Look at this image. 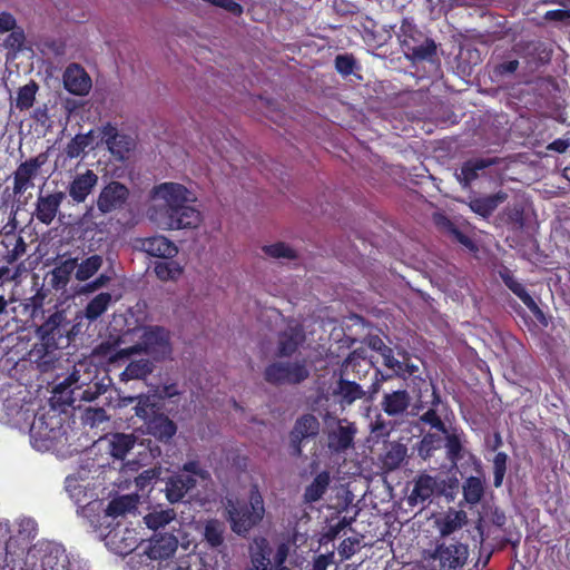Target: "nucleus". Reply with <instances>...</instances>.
Here are the masks:
<instances>
[{"label":"nucleus","instance_id":"nucleus-1","mask_svg":"<svg viewBox=\"0 0 570 570\" xmlns=\"http://www.w3.org/2000/svg\"><path fill=\"white\" fill-rule=\"evenodd\" d=\"M188 189L178 183H163L151 189V198L161 200L149 209V217L164 229L195 228L202 220L199 210L188 205Z\"/></svg>","mask_w":570,"mask_h":570},{"label":"nucleus","instance_id":"nucleus-2","mask_svg":"<svg viewBox=\"0 0 570 570\" xmlns=\"http://www.w3.org/2000/svg\"><path fill=\"white\" fill-rule=\"evenodd\" d=\"M119 337L101 342L95 350L96 354L107 358L110 363L127 360L131 355L144 352L156 361L165 360L171 354L170 334L163 326L145 327L140 341L126 348H120Z\"/></svg>","mask_w":570,"mask_h":570},{"label":"nucleus","instance_id":"nucleus-3","mask_svg":"<svg viewBox=\"0 0 570 570\" xmlns=\"http://www.w3.org/2000/svg\"><path fill=\"white\" fill-rule=\"evenodd\" d=\"M70 323L62 311L52 313L37 330L40 343L36 344L32 354L42 364H50L57 360L56 352L61 347L62 341L69 343Z\"/></svg>","mask_w":570,"mask_h":570},{"label":"nucleus","instance_id":"nucleus-4","mask_svg":"<svg viewBox=\"0 0 570 570\" xmlns=\"http://www.w3.org/2000/svg\"><path fill=\"white\" fill-rule=\"evenodd\" d=\"M101 465H79L73 473L65 479V490L70 500L79 508L78 512L85 513L96 502L97 479Z\"/></svg>","mask_w":570,"mask_h":570},{"label":"nucleus","instance_id":"nucleus-5","mask_svg":"<svg viewBox=\"0 0 570 570\" xmlns=\"http://www.w3.org/2000/svg\"><path fill=\"white\" fill-rule=\"evenodd\" d=\"M397 355L401 358H397L394 354V351H391L389 354H384L383 365L393 372L399 379H402L406 385V387L414 394V396H419V401L422 402V392H429L432 386V380L429 379V375L425 371L421 370L417 364L412 361V356L406 351H399Z\"/></svg>","mask_w":570,"mask_h":570},{"label":"nucleus","instance_id":"nucleus-6","mask_svg":"<svg viewBox=\"0 0 570 570\" xmlns=\"http://www.w3.org/2000/svg\"><path fill=\"white\" fill-rule=\"evenodd\" d=\"M178 540L173 534H156L141 553L130 557L128 566L131 570H161L170 566L168 559L174 556Z\"/></svg>","mask_w":570,"mask_h":570},{"label":"nucleus","instance_id":"nucleus-7","mask_svg":"<svg viewBox=\"0 0 570 570\" xmlns=\"http://www.w3.org/2000/svg\"><path fill=\"white\" fill-rule=\"evenodd\" d=\"M399 38L405 58L413 63L439 60L435 41L425 36L407 19H403L401 23Z\"/></svg>","mask_w":570,"mask_h":570},{"label":"nucleus","instance_id":"nucleus-8","mask_svg":"<svg viewBox=\"0 0 570 570\" xmlns=\"http://www.w3.org/2000/svg\"><path fill=\"white\" fill-rule=\"evenodd\" d=\"M135 414L144 421L148 434L155 439L168 442L177 432V425L165 413L161 407L150 401L149 396H140L136 406Z\"/></svg>","mask_w":570,"mask_h":570},{"label":"nucleus","instance_id":"nucleus-9","mask_svg":"<svg viewBox=\"0 0 570 570\" xmlns=\"http://www.w3.org/2000/svg\"><path fill=\"white\" fill-rule=\"evenodd\" d=\"M226 511L233 531L237 534H245L264 517L263 498L254 488L250 493L249 507L227 498Z\"/></svg>","mask_w":570,"mask_h":570},{"label":"nucleus","instance_id":"nucleus-10","mask_svg":"<svg viewBox=\"0 0 570 570\" xmlns=\"http://www.w3.org/2000/svg\"><path fill=\"white\" fill-rule=\"evenodd\" d=\"M32 417L29 425L31 445L38 451H47L60 436L62 419L56 413V410L37 412Z\"/></svg>","mask_w":570,"mask_h":570},{"label":"nucleus","instance_id":"nucleus-11","mask_svg":"<svg viewBox=\"0 0 570 570\" xmlns=\"http://www.w3.org/2000/svg\"><path fill=\"white\" fill-rule=\"evenodd\" d=\"M468 558V546L458 542L439 544L425 557L432 570H462Z\"/></svg>","mask_w":570,"mask_h":570},{"label":"nucleus","instance_id":"nucleus-12","mask_svg":"<svg viewBox=\"0 0 570 570\" xmlns=\"http://www.w3.org/2000/svg\"><path fill=\"white\" fill-rule=\"evenodd\" d=\"M309 376L305 361L275 362L269 364L264 372L266 382L274 385L299 384Z\"/></svg>","mask_w":570,"mask_h":570},{"label":"nucleus","instance_id":"nucleus-13","mask_svg":"<svg viewBox=\"0 0 570 570\" xmlns=\"http://www.w3.org/2000/svg\"><path fill=\"white\" fill-rule=\"evenodd\" d=\"M129 197L130 190L125 184L110 180L100 189L96 206L101 215L121 212L128 205Z\"/></svg>","mask_w":570,"mask_h":570},{"label":"nucleus","instance_id":"nucleus-14","mask_svg":"<svg viewBox=\"0 0 570 570\" xmlns=\"http://www.w3.org/2000/svg\"><path fill=\"white\" fill-rule=\"evenodd\" d=\"M422 400L423 401L420 402L419 396H415L414 409L419 412L426 405H430V407L419 416L417 423L428 425L441 434H446L448 428L438 413V407L442 404L441 395L433 383L429 392H422Z\"/></svg>","mask_w":570,"mask_h":570},{"label":"nucleus","instance_id":"nucleus-15","mask_svg":"<svg viewBox=\"0 0 570 570\" xmlns=\"http://www.w3.org/2000/svg\"><path fill=\"white\" fill-rule=\"evenodd\" d=\"M48 157L41 153L22 161L13 173V194L20 196L33 187V179L38 176L40 168L46 164Z\"/></svg>","mask_w":570,"mask_h":570},{"label":"nucleus","instance_id":"nucleus-16","mask_svg":"<svg viewBox=\"0 0 570 570\" xmlns=\"http://www.w3.org/2000/svg\"><path fill=\"white\" fill-rule=\"evenodd\" d=\"M320 432V421L313 414L299 416L289 432V448L292 453L301 455L304 442L315 439Z\"/></svg>","mask_w":570,"mask_h":570},{"label":"nucleus","instance_id":"nucleus-17","mask_svg":"<svg viewBox=\"0 0 570 570\" xmlns=\"http://www.w3.org/2000/svg\"><path fill=\"white\" fill-rule=\"evenodd\" d=\"M198 465H184V468L170 476L166 482V498L171 503L180 501L185 494L196 485Z\"/></svg>","mask_w":570,"mask_h":570},{"label":"nucleus","instance_id":"nucleus-18","mask_svg":"<svg viewBox=\"0 0 570 570\" xmlns=\"http://www.w3.org/2000/svg\"><path fill=\"white\" fill-rule=\"evenodd\" d=\"M101 141L117 160H125L134 147V140L126 134H120L111 122H107L100 129Z\"/></svg>","mask_w":570,"mask_h":570},{"label":"nucleus","instance_id":"nucleus-19","mask_svg":"<svg viewBox=\"0 0 570 570\" xmlns=\"http://www.w3.org/2000/svg\"><path fill=\"white\" fill-rule=\"evenodd\" d=\"M35 551L42 552L40 558L41 570H83L77 562L68 560L65 550L51 543L41 544Z\"/></svg>","mask_w":570,"mask_h":570},{"label":"nucleus","instance_id":"nucleus-20","mask_svg":"<svg viewBox=\"0 0 570 570\" xmlns=\"http://www.w3.org/2000/svg\"><path fill=\"white\" fill-rule=\"evenodd\" d=\"M98 181V175L91 169H86L85 173L77 174L69 183L67 187L68 195L75 204H82L94 191Z\"/></svg>","mask_w":570,"mask_h":570},{"label":"nucleus","instance_id":"nucleus-21","mask_svg":"<svg viewBox=\"0 0 570 570\" xmlns=\"http://www.w3.org/2000/svg\"><path fill=\"white\" fill-rule=\"evenodd\" d=\"M66 194L61 190L39 195L36 202L35 217L45 225H50L56 218Z\"/></svg>","mask_w":570,"mask_h":570},{"label":"nucleus","instance_id":"nucleus-22","mask_svg":"<svg viewBox=\"0 0 570 570\" xmlns=\"http://www.w3.org/2000/svg\"><path fill=\"white\" fill-rule=\"evenodd\" d=\"M140 538L135 529H115L106 535V546L117 554H128L132 552Z\"/></svg>","mask_w":570,"mask_h":570},{"label":"nucleus","instance_id":"nucleus-23","mask_svg":"<svg viewBox=\"0 0 570 570\" xmlns=\"http://www.w3.org/2000/svg\"><path fill=\"white\" fill-rule=\"evenodd\" d=\"M500 276L504 285L521 299V302L529 308L534 317L540 322L544 321L546 317L543 311L538 306L533 297L527 292L523 284L514 278L512 272L508 268H504L500 272Z\"/></svg>","mask_w":570,"mask_h":570},{"label":"nucleus","instance_id":"nucleus-24","mask_svg":"<svg viewBox=\"0 0 570 570\" xmlns=\"http://www.w3.org/2000/svg\"><path fill=\"white\" fill-rule=\"evenodd\" d=\"M63 85L70 94L85 96L91 89V79L82 67L72 63L63 73Z\"/></svg>","mask_w":570,"mask_h":570},{"label":"nucleus","instance_id":"nucleus-25","mask_svg":"<svg viewBox=\"0 0 570 570\" xmlns=\"http://www.w3.org/2000/svg\"><path fill=\"white\" fill-rule=\"evenodd\" d=\"M410 390L401 389L385 393L381 401V407L389 416H402L411 405Z\"/></svg>","mask_w":570,"mask_h":570},{"label":"nucleus","instance_id":"nucleus-26","mask_svg":"<svg viewBox=\"0 0 570 570\" xmlns=\"http://www.w3.org/2000/svg\"><path fill=\"white\" fill-rule=\"evenodd\" d=\"M499 161L498 157L468 159L462 164L460 173L456 175L458 180L463 187H468L481 176V171L499 164Z\"/></svg>","mask_w":570,"mask_h":570},{"label":"nucleus","instance_id":"nucleus-27","mask_svg":"<svg viewBox=\"0 0 570 570\" xmlns=\"http://www.w3.org/2000/svg\"><path fill=\"white\" fill-rule=\"evenodd\" d=\"M26 243L22 236L8 232L0 237V256L8 264L18 261L26 253Z\"/></svg>","mask_w":570,"mask_h":570},{"label":"nucleus","instance_id":"nucleus-28","mask_svg":"<svg viewBox=\"0 0 570 570\" xmlns=\"http://www.w3.org/2000/svg\"><path fill=\"white\" fill-rule=\"evenodd\" d=\"M141 249L148 255L159 258H173L178 253L175 243L161 235L141 239Z\"/></svg>","mask_w":570,"mask_h":570},{"label":"nucleus","instance_id":"nucleus-29","mask_svg":"<svg viewBox=\"0 0 570 570\" xmlns=\"http://www.w3.org/2000/svg\"><path fill=\"white\" fill-rule=\"evenodd\" d=\"M356 428L353 423L340 424L328 434V448L336 453L345 452L353 448Z\"/></svg>","mask_w":570,"mask_h":570},{"label":"nucleus","instance_id":"nucleus-30","mask_svg":"<svg viewBox=\"0 0 570 570\" xmlns=\"http://www.w3.org/2000/svg\"><path fill=\"white\" fill-rule=\"evenodd\" d=\"M508 195L504 191H498L493 195L483 197H472L469 202L471 210L484 218L492 215V213L507 199Z\"/></svg>","mask_w":570,"mask_h":570},{"label":"nucleus","instance_id":"nucleus-31","mask_svg":"<svg viewBox=\"0 0 570 570\" xmlns=\"http://www.w3.org/2000/svg\"><path fill=\"white\" fill-rule=\"evenodd\" d=\"M139 498L136 494H126L114 498L107 505V517L118 518L134 513L137 509Z\"/></svg>","mask_w":570,"mask_h":570},{"label":"nucleus","instance_id":"nucleus-32","mask_svg":"<svg viewBox=\"0 0 570 570\" xmlns=\"http://www.w3.org/2000/svg\"><path fill=\"white\" fill-rule=\"evenodd\" d=\"M136 442L137 438L134 434L114 433L108 439L109 453L116 460H124Z\"/></svg>","mask_w":570,"mask_h":570},{"label":"nucleus","instance_id":"nucleus-33","mask_svg":"<svg viewBox=\"0 0 570 570\" xmlns=\"http://www.w3.org/2000/svg\"><path fill=\"white\" fill-rule=\"evenodd\" d=\"M77 267V258L60 262L50 273L49 284L55 289H63Z\"/></svg>","mask_w":570,"mask_h":570},{"label":"nucleus","instance_id":"nucleus-34","mask_svg":"<svg viewBox=\"0 0 570 570\" xmlns=\"http://www.w3.org/2000/svg\"><path fill=\"white\" fill-rule=\"evenodd\" d=\"M466 520L468 517L463 510L450 509L436 521L439 532L442 537H448L461 529L466 523Z\"/></svg>","mask_w":570,"mask_h":570},{"label":"nucleus","instance_id":"nucleus-35","mask_svg":"<svg viewBox=\"0 0 570 570\" xmlns=\"http://www.w3.org/2000/svg\"><path fill=\"white\" fill-rule=\"evenodd\" d=\"M333 394L340 399L342 404L350 405L362 399L365 392L360 384L341 377L333 390Z\"/></svg>","mask_w":570,"mask_h":570},{"label":"nucleus","instance_id":"nucleus-36","mask_svg":"<svg viewBox=\"0 0 570 570\" xmlns=\"http://www.w3.org/2000/svg\"><path fill=\"white\" fill-rule=\"evenodd\" d=\"M436 481L432 476L421 475L415 482L414 489L409 498L411 503H419L429 500L436 490Z\"/></svg>","mask_w":570,"mask_h":570},{"label":"nucleus","instance_id":"nucleus-37","mask_svg":"<svg viewBox=\"0 0 570 570\" xmlns=\"http://www.w3.org/2000/svg\"><path fill=\"white\" fill-rule=\"evenodd\" d=\"M112 296L108 292H102L90 299L85 308V317L89 322L97 321L109 307Z\"/></svg>","mask_w":570,"mask_h":570},{"label":"nucleus","instance_id":"nucleus-38","mask_svg":"<svg viewBox=\"0 0 570 570\" xmlns=\"http://www.w3.org/2000/svg\"><path fill=\"white\" fill-rule=\"evenodd\" d=\"M302 340L303 336L301 333L294 328L281 333L278 338V355L292 356L298 348Z\"/></svg>","mask_w":570,"mask_h":570},{"label":"nucleus","instance_id":"nucleus-39","mask_svg":"<svg viewBox=\"0 0 570 570\" xmlns=\"http://www.w3.org/2000/svg\"><path fill=\"white\" fill-rule=\"evenodd\" d=\"M444 436L445 434L440 432L424 434L417 446L419 456L424 461L429 460L433 451L440 450L443 446Z\"/></svg>","mask_w":570,"mask_h":570},{"label":"nucleus","instance_id":"nucleus-40","mask_svg":"<svg viewBox=\"0 0 570 570\" xmlns=\"http://www.w3.org/2000/svg\"><path fill=\"white\" fill-rule=\"evenodd\" d=\"M102 257L98 254H94L81 263L77 262V267L75 269V277L79 282H85L91 278L102 266Z\"/></svg>","mask_w":570,"mask_h":570},{"label":"nucleus","instance_id":"nucleus-41","mask_svg":"<svg viewBox=\"0 0 570 570\" xmlns=\"http://www.w3.org/2000/svg\"><path fill=\"white\" fill-rule=\"evenodd\" d=\"M435 223L436 225L443 227L446 229V232L461 245L466 247L470 250L475 249L474 242L462 230L459 229V227L451 222L446 216L444 215H436L435 216Z\"/></svg>","mask_w":570,"mask_h":570},{"label":"nucleus","instance_id":"nucleus-42","mask_svg":"<svg viewBox=\"0 0 570 570\" xmlns=\"http://www.w3.org/2000/svg\"><path fill=\"white\" fill-rule=\"evenodd\" d=\"M252 564L254 570H268L271 564V549L266 539L255 541L252 550Z\"/></svg>","mask_w":570,"mask_h":570},{"label":"nucleus","instance_id":"nucleus-43","mask_svg":"<svg viewBox=\"0 0 570 570\" xmlns=\"http://www.w3.org/2000/svg\"><path fill=\"white\" fill-rule=\"evenodd\" d=\"M330 474L327 472H322L316 475L314 481L306 488L304 493V499L306 502L312 503L316 502L322 498L325 493L328 484H330Z\"/></svg>","mask_w":570,"mask_h":570},{"label":"nucleus","instance_id":"nucleus-44","mask_svg":"<svg viewBox=\"0 0 570 570\" xmlns=\"http://www.w3.org/2000/svg\"><path fill=\"white\" fill-rule=\"evenodd\" d=\"M39 89L35 80L19 88L16 99V108L20 111L30 109L36 101V94Z\"/></svg>","mask_w":570,"mask_h":570},{"label":"nucleus","instance_id":"nucleus-45","mask_svg":"<svg viewBox=\"0 0 570 570\" xmlns=\"http://www.w3.org/2000/svg\"><path fill=\"white\" fill-rule=\"evenodd\" d=\"M175 517L173 509H154L144 517V520L149 529L157 530L170 523Z\"/></svg>","mask_w":570,"mask_h":570},{"label":"nucleus","instance_id":"nucleus-46","mask_svg":"<svg viewBox=\"0 0 570 570\" xmlns=\"http://www.w3.org/2000/svg\"><path fill=\"white\" fill-rule=\"evenodd\" d=\"M225 525L218 520H208L204 527V538L212 548L222 547L224 543Z\"/></svg>","mask_w":570,"mask_h":570},{"label":"nucleus","instance_id":"nucleus-47","mask_svg":"<svg viewBox=\"0 0 570 570\" xmlns=\"http://www.w3.org/2000/svg\"><path fill=\"white\" fill-rule=\"evenodd\" d=\"M153 372V365L147 360L130 362L121 373L122 380H141L146 379Z\"/></svg>","mask_w":570,"mask_h":570},{"label":"nucleus","instance_id":"nucleus-48","mask_svg":"<svg viewBox=\"0 0 570 570\" xmlns=\"http://www.w3.org/2000/svg\"><path fill=\"white\" fill-rule=\"evenodd\" d=\"M154 271L160 281H176L183 274L181 266L174 261L157 262Z\"/></svg>","mask_w":570,"mask_h":570},{"label":"nucleus","instance_id":"nucleus-49","mask_svg":"<svg viewBox=\"0 0 570 570\" xmlns=\"http://www.w3.org/2000/svg\"><path fill=\"white\" fill-rule=\"evenodd\" d=\"M483 482L479 478H469L463 487L465 501L470 504L478 503L483 495Z\"/></svg>","mask_w":570,"mask_h":570},{"label":"nucleus","instance_id":"nucleus-50","mask_svg":"<svg viewBox=\"0 0 570 570\" xmlns=\"http://www.w3.org/2000/svg\"><path fill=\"white\" fill-rule=\"evenodd\" d=\"M407 456V446L402 442H390L385 446L383 463H403Z\"/></svg>","mask_w":570,"mask_h":570},{"label":"nucleus","instance_id":"nucleus-51","mask_svg":"<svg viewBox=\"0 0 570 570\" xmlns=\"http://www.w3.org/2000/svg\"><path fill=\"white\" fill-rule=\"evenodd\" d=\"M444 446L446 450V456L452 463H456V461L462 459V443L456 434H450L448 432L445 434Z\"/></svg>","mask_w":570,"mask_h":570},{"label":"nucleus","instance_id":"nucleus-52","mask_svg":"<svg viewBox=\"0 0 570 570\" xmlns=\"http://www.w3.org/2000/svg\"><path fill=\"white\" fill-rule=\"evenodd\" d=\"M263 252L273 258H296L295 250L283 242L266 245L263 247Z\"/></svg>","mask_w":570,"mask_h":570},{"label":"nucleus","instance_id":"nucleus-53","mask_svg":"<svg viewBox=\"0 0 570 570\" xmlns=\"http://www.w3.org/2000/svg\"><path fill=\"white\" fill-rule=\"evenodd\" d=\"M108 419L106 410L102 407H88L85 410L82 415L83 423L90 428H97L101 423L108 421Z\"/></svg>","mask_w":570,"mask_h":570},{"label":"nucleus","instance_id":"nucleus-54","mask_svg":"<svg viewBox=\"0 0 570 570\" xmlns=\"http://www.w3.org/2000/svg\"><path fill=\"white\" fill-rule=\"evenodd\" d=\"M86 136L78 134L66 145L63 153L69 159L78 158L88 148Z\"/></svg>","mask_w":570,"mask_h":570},{"label":"nucleus","instance_id":"nucleus-55","mask_svg":"<svg viewBox=\"0 0 570 570\" xmlns=\"http://www.w3.org/2000/svg\"><path fill=\"white\" fill-rule=\"evenodd\" d=\"M334 62L337 72L345 77L352 75L356 67V60L352 55H338Z\"/></svg>","mask_w":570,"mask_h":570},{"label":"nucleus","instance_id":"nucleus-56","mask_svg":"<svg viewBox=\"0 0 570 570\" xmlns=\"http://www.w3.org/2000/svg\"><path fill=\"white\" fill-rule=\"evenodd\" d=\"M26 40L24 31L22 28L17 27L11 30L4 40V46L13 51H20Z\"/></svg>","mask_w":570,"mask_h":570},{"label":"nucleus","instance_id":"nucleus-57","mask_svg":"<svg viewBox=\"0 0 570 570\" xmlns=\"http://www.w3.org/2000/svg\"><path fill=\"white\" fill-rule=\"evenodd\" d=\"M393 430V424L383 419L381 414L376 415L371 422V432L375 438H386Z\"/></svg>","mask_w":570,"mask_h":570},{"label":"nucleus","instance_id":"nucleus-58","mask_svg":"<svg viewBox=\"0 0 570 570\" xmlns=\"http://www.w3.org/2000/svg\"><path fill=\"white\" fill-rule=\"evenodd\" d=\"M18 527H19V534L23 539H31L35 538L37 534V522L31 518H21L18 520Z\"/></svg>","mask_w":570,"mask_h":570},{"label":"nucleus","instance_id":"nucleus-59","mask_svg":"<svg viewBox=\"0 0 570 570\" xmlns=\"http://www.w3.org/2000/svg\"><path fill=\"white\" fill-rule=\"evenodd\" d=\"M360 540L356 538H347L342 541L338 548V553L343 559H350L357 551Z\"/></svg>","mask_w":570,"mask_h":570},{"label":"nucleus","instance_id":"nucleus-60","mask_svg":"<svg viewBox=\"0 0 570 570\" xmlns=\"http://www.w3.org/2000/svg\"><path fill=\"white\" fill-rule=\"evenodd\" d=\"M502 444L503 442L500 433L494 432L493 434H489L485 438V459L490 461L491 459L489 455L491 453H495L502 446Z\"/></svg>","mask_w":570,"mask_h":570},{"label":"nucleus","instance_id":"nucleus-61","mask_svg":"<svg viewBox=\"0 0 570 570\" xmlns=\"http://www.w3.org/2000/svg\"><path fill=\"white\" fill-rule=\"evenodd\" d=\"M374 382L372 383V385L370 386V393L371 394H375L380 391L381 389V385L382 383L393 379V377H396L395 375H393V372L391 374H384L380 368H375L374 371Z\"/></svg>","mask_w":570,"mask_h":570},{"label":"nucleus","instance_id":"nucleus-62","mask_svg":"<svg viewBox=\"0 0 570 570\" xmlns=\"http://www.w3.org/2000/svg\"><path fill=\"white\" fill-rule=\"evenodd\" d=\"M110 276L106 275V274H100L98 277H96L94 281L87 283L85 286H83V292L85 293H92L101 287H105L109 284L110 282Z\"/></svg>","mask_w":570,"mask_h":570},{"label":"nucleus","instance_id":"nucleus-63","mask_svg":"<svg viewBox=\"0 0 570 570\" xmlns=\"http://www.w3.org/2000/svg\"><path fill=\"white\" fill-rule=\"evenodd\" d=\"M17 28V21L14 17L7 12H0V33L9 32Z\"/></svg>","mask_w":570,"mask_h":570},{"label":"nucleus","instance_id":"nucleus-64","mask_svg":"<svg viewBox=\"0 0 570 570\" xmlns=\"http://www.w3.org/2000/svg\"><path fill=\"white\" fill-rule=\"evenodd\" d=\"M519 68V61L517 59L504 61L495 67V73L499 76H505L513 73Z\"/></svg>","mask_w":570,"mask_h":570}]
</instances>
